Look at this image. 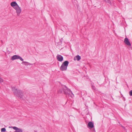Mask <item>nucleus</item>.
Wrapping results in <instances>:
<instances>
[{"label":"nucleus","mask_w":132,"mask_h":132,"mask_svg":"<svg viewBox=\"0 0 132 132\" xmlns=\"http://www.w3.org/2000/svg\"><path fill=\"white\" fill-rule=\"evenodd\" d=\"M12 89L15 95L16 96L20 98L22 97L23 94L21 90H18L14 86L12 87Z\"/></svg>","instance_id":"1"},{"label":"nucleus","mask_w":132,"mask_h":132,"mask_svg":"<svg viewBox=\"0 0 132 132\" xmlns=\"http://www.w3.org/2000/svg\"><path fill=\"white\" fill-rule=\"evenodd\" d=\"M63 92L65 95H68L69 96H70L72 97L73 95V94L70 90L68 88L65 86L63 87Z\"/></svg>","instance_id":"2"},{"label":"nucleus","mask_w":132,"mask_h":132,"mask_svg":"<svg viewBox=\"0 0 132 132\" xmlns=\"http://www.w3.org/2000/svg\"><path fill=\"white\" fill-rule=\"evenodd\" d=\"M69 63L68 61H65L63 62L60 68V70L61 71L67 70Z\"/></svg>","instance_id":"3"},{"label":"nucleus","mask_w":132,"mask_h":132,"mask_svg":"<svg viewBox=\"0 0 132 132\" xmlns=\"http://www.w3.org/2000/svg\"><path fill=\"white\" fill-rule=\"evenodd\" d=\"M16 59H19L21 61H23V59L20 56L17 55H13L12 56L11 60H14Z\"/></svg>","instance_id":"4"},{"label":"nucleus","mask_w":132,"mask_h":132,"mask_svg":"<svg viewBox=\"0 0 132 132\" xmlns=\"http://www.w3.org/2000/svg\"><path fill=\"white\" fill-rule=\"evenodd\" d=\"M14 9L16 11V12L17 13V16H19L20 15V13L21 12V10L20 7L18 5L16 7L14 8Z\"/></svg>","instance_id":"5"},{"label":"nucleus","mask_w":132,"mask_h":132,"mask_svg":"<svg viewBox=\"0 0 132 132\" xmlns=\"http://www.w3.org/2000/svg\"><path fill=\"white\" fill-rule=\"evenodd\" d=\"M56 58L58 61L62 62L63 60V57L61 55H58L56 56Z\"/></svg>","instance_id":"6"},{"label":"nucleus","mask_w":132,"mask_h":132,"mask_svg":"<svg viewBox=\"0 0 132 132\" xmlns=\"http://www.w3.org/2000/svg\"><path fill=\"white\" fill-rule=\"evenodd\" d=\"M13 128L15 130L14 132H23L22 130V129L16 127H13Z\"/></svg>","instance_id":"7"},{"label":"nucleus","mask_w":132,"mask_h":132,"mask_svg":"<svg viewBox=\"0 0 132 132\" xmlns=\"http://www.w3.org/2000/svg\"><path fill=\"white\" fill-rule=\"evenodd\" d=\"M124 42L126 45L129 46H131V44L128 39L126 38L124 39Z\"/></svg>","instance_id":"8"},{"label":"nucleus","mask_w":132,"mask_h":132,"mask_svg":"<svg viewBox=\"0 0 132 132\" xmlns=\"http://www.w3.org/2000/svg\"><path fill=\"white\" fill-rule=\"evenodd\" d=\"M11 5L13 8H15L19 5L15 2H13L11 3Z\"/></svg>","instance_id":"9"},{"label":"nucleus","mask_w":132,"mask_h":132,"mask_svg":"<svg viewBox=\"0 0 132 132\" xmlns=\"http://www.w3.org/2000/svg\"><path fill=\"white\" fill-rule=\"evenodd\" d=\"M21 64H22L24 65H31L33 64H31L27 62L23 61Z\"/></svg>","instance_id":"10"},{"label":"nucleus","mask_w":132,"mask_h":132,"mask_svg":"<svg viewBox=\"0 0 132 132\" xmlns=\"http://www.w3.org/2000/svg\"><path fill=\"white\" fill-rule=\"evenodd\" d=\"M88 126L90 128H93L94 127V124L92 122L90 121L88 122Z\"/></svg>","instance_id":"11"},{"label":"nucleus","mask_w":132,"mask_h":132,"mask_svg":"<svg viewBox=\"0 0 132 132\" xmlns=\"http://www.w3.org/2000/svg\"><path fill=\"white\" fill-rule=\"evenodd\" d=\"M63 88L62 89H60L58 91V93H63Z\"/></svg>","instance_id":"12"},{"label":"nucleus","mask_w":132,"mask_h":132,"mask_svg":"<svg viewBox=\"0 0 132 132\" xmlns=\"http://www.w3.org/2000/svg\"><path fill=\"white\" fill-rule=\"evenodd\" d=\"M76 59L77 60L79 61L81 59V58L80 56L79 55H77L76 56Z\"/></svg>","instance_id":"13"},{"label":"nucleus","mask_w":132,"mask_h":132,"mask_svg":"<svg viewBox=\"0 0 132 132\" xmlns=\"http://www.w3.org/2000/svg\"><path fill=\"white\" fill-rule=\"evenodd\" d=\"M6 131V129L5 128H3L1 129L2 132H5Z\"/></svg>","instance_id":"14"},{"label":"nucleus","mask_w":132,"mask_h":132,"mask_svg":"<svg viewBox=\"0 0 132 132\" xmlns=\"http://www.w3.org/2000/svg\"><path fill=\"white\" fill-rule=\"evenodd\" d=\"M106 2L108 3H110V0H103Z\"/></svg>","instance_id":"15"},{"label":"nucleus","mask_w":132,"mask_h":132,"mask_svg":"<svg viewBox=\"0 0 132 132\" xmlns=\"http://www.w3.org/2000/svg\"><path fill=\"white\" fill-rule=\"evenodd\" d=\"M3 81V79L0 77V82H2Z\"/></svg>","instance_id":"16"},{"label":"nucleus","mask_w":132,"mask_h":132,"mask_svg":"<svg viewBox=\"0 0 132 132\" xmlns=\"http://www.w3.org/2000/svg\"><path fill=\"white\" fill-rule=\"evenodd\" d=\"M129 94L130 96H132V90L130 91L129 92Z\"/></svg>","instance_id":"17"},{"label":"nucleus","mask_w":132,"mask_h":132,"mask_svg":"<svg viewBox=\"0 0 132 132\" xmlns=\"http://www.w3.org/2000/svg\"><path fill=\"white\" fill-rule=\"evenodd\" d=\"M92 87L93 89H94V90L95 89V87L93 85H92Z\"/></svg>","instance_id":"18"}]
</instances>
